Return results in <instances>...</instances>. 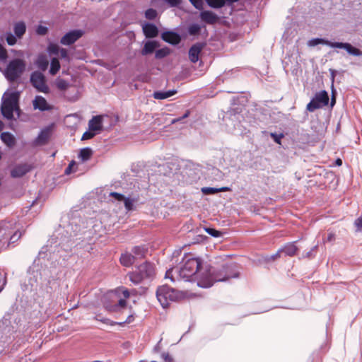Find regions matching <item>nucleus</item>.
<instances>
[{"label":"nucleus","instance_id":"nucleus-1","mask_svg":"<svg viewBox=\"0 0 362 362\" xmlns=\"http://www.w3.org/2000/svg\"><path fill=\"white\" fill-rule=\"evenodd\" d=\"M80 220L73 218L69 224L65 228H60L49 239L47 244L42 247L38 254L39 261L42 260L41 264H45V261L51 263L57 262L59 264L61 258L63 260L68 256V253L71 250L77 240L85 239V237H78V235H84L86 230H81L78 223Z\"/></svg>","mask_w":362,"mask_h":362},{"label":"nucleus","instance_id":"nucleus-2","mask_svg":"<svg viewBox=\"0 0 362 362\" xmlns=\"http://www.w3.org/2000/svg\"><path fill=\"white\" fill-rule=\"evenodd\" d=\"M28 283H25L23 287L24 291L33 293L31 295L35 299L49 298L52 293L57 290L59 286L57 281V274L56 269L53 271L49 269H44L40 274L42 281L38 283V272L33 271L30 273Z\"/></svg>","mask_w":362,"mask_h":362},{"label":"nucleus","instance_id":"nucleus-3","mask_svg":"<svg viewBox=\"0 0 362 362\" xmlns=\"http://www.w3.org/2000/svg\"><path fill=\"white\" fill-rule=\"evenodd\" d=\"M233 264H223L221 269L215 270L213 268H206V277H202L199 281L198 286L202 288H210L214 282H222L230 278L238 277V272L235 271Z\"/></svg>","mask_w":362,"mask_h":362},{"label":"nucleus","instance_id":"nucleus-4","mask_svg":"<svg viewBox=\"0 0 362 362\" xmlns=\"http://www.w3.org/2000/svg\"><path fill=\"white\" fill-rule=\"evenodd\" d=\"M202 261L199 258H188L184 260V264L175 271L179 276L186 281H197L206 277V270L202 272Z\"/></svg>","mask_w":362,"mask_h":362},{"label":"nucleus","instance_id":"nucleus-5","mask_svg":"<svg viewBox=\"0 0 362 362\" xmlns=\"http://www.w3.org/2000/svg\"><path fill=\"white\" fill-rule=\"evenodd\" d=\"M19 92L12 91L11 93L6 92L2 97V103L1 105V111L3 116L11 119L13 117L14 110L18 108Z\"/></svg>","mask_w":362,"mask_h":362},{"label":"nucleus","instance_id":"nucleus-6","mask_svg":"<svg viewBox=\"0 0 362 362\" xmlns=\"http://www.w3.org/2000/svg\"><path fill=\"white\" fill-rule=\"evenodd\" d=\"M156 297L161 306L165 308L168 306L170 302L178 300L183 297V295L181 292L163 285L158 288Z\"/></svg>","mask_w":362,"mask_h":362},{"label":"nucleus","instance_id":"nucleus-7","mask_svg":"<svg viewBox=\"0 0 362 362\" xmlns=\"http://www.w3.org/2000/svg\"><path fill=\"white\" fill-rule=\"evenodd\" d=\"M320 44L326 45L332 48L344 49L352 56L361 57L362 55V52L359 49L354 47L348 42H332L322 38H313L308 42V45L310 47H315Z\"/></svg>","mask_w":362,"mask_h":362},{"label":"nucleus","instance_id":"nucleus-8","mask_svg":"<svg viewBox=\"0 0 362 362\" xmlns=\"http://www.w3.org/2000/svg\"><path fill=\"white\" fill-rule=\"evenodd\" d=\"M154 272L153 266L150 262H146L138 266L134 272L129 274V280L135 285L141 282L142 280L150 278Z\"/></svg>","mask_w":362,"mask_h":362},{"label":"nucleus","instance_id":"nucleus-9","mask_svg":"<svg viewBox=\"0 0 362 362\" xmlns=\"http://www.w3.org/2000/svg\"><path fill=\"white\" fill-rule=\"evenodd\" d=\"M110 195L117 202H123L127 211L136 210L137 206L141 204L139 196L136 194H131L128 196H124L118 192H111Z\"/></svg>","mask_w":362,"mask_h":362},{"label":"nucleus","instance_id":"nucleus-10","mask_svg":"<svg viewBox=\"0 0 362 362\" xmlns=\"http://www.w3.org/2000/svg\"><path fill=\"white\" fill-rule=\"evenodd\" d=\"M25 64L23 60L15 59L11 60L5 70V76L8 81L16 80L25 69Z\"/></svg>","mask_w":362,"mask_h":362},{"label":"nucleus","instance_id":"nucleus-11","mask_svg":"<svg viewBox=\"0 0 362 362\" xmlns=\"http://www.w3.org/2000/svg\"><path fill=\"white\" fill-rule=\"evenodd\" d=\"M329 103V95L326 90H321L315 93L310 103L307 105L306 109L309 112H314L315 110L325 106Z\"/></svg>","mask_w":362,"mask_h":362},{"label":"nucleus","instance_id":"nucleus-12","mask_svg":"<svg viewBox=\"0 0 362 362\" xmlns=\"http://www.w3.org/2000/svg\"><path fill=\"white\" fill-rule=\"evenodd\" d=\"M32 85L39 91L47 93L49 88L46 84L44 75L40 71H34L30 76Z\"/></svg>","mask_w":362,"mask_h":362},{"label":"nucleus","instance_id":"nucleus-13","mask_svg":"<svg viewBox=\"0 0 362 362\" xmlns=\"http://www.w3.org/2000/svg\"><path fill=\"white\" fill-rule=\"evenodd\" d=\"M83 34L81 30H73L66 33L61 39L60 42L64 45H70L78 40Z\"/></svg>","mask_w":362,"mask_h":362},{"label":"nucleus","instance_id":"nucleus-14","mask_svg":"<svg viewBox=\"0 0 362 362\" xmlns=\"http://www.w3.org/2000/svg\"><path fill=\"white\" fill-rule=\"evenodd\" d=\"M32 166L28 163H20L15 165L11 170V176L13 178L21 177L30 171Z\"/></svg>","mask_w":362,"mask_h":362},{"label":"nucleus","instance_id":"nucleus-15","mask_svg":"<svg viewBox=\"0 0 362 362\" xmlns=\"http://www.w3.org/2000/svg\"><path fill=\"white\" fill-rule=\"evenodd\" d=\"M161 38L163 41L176 45L180 43L181 37L180 35L174 31H165L161 34Z\"/></svg>","mask_w":362,"mask_h":362},{"label":"nucleus","instance_id":"nucleus-16","mask_svg":"<svg viewBox=\"0 0 362 362\" xmlns=\"http://www.w3.org/2000/svg\"><path fill=\"white\" fill-rule=\"evenodd\" d=\"M199 17L202 21L209 25H214L219 20L218 16L211 11H202Z\"/></svg>","mask_w":362,"mask_h":362},{"label":"nucleus","instance_id":"nucleus-17","mask_svg":"<svg viewBox=\"0 0 362 362\" xmlns=\"http://www.w3.org/2000/svg\"><path fill=\"white\" fill-rule=\"evenodd\" d=\"M33 107L35 110L40 111L49 110L52 109L51 106L47 103L46 99L41 96L37 95L33 101Z\"/></svg>","mask_w":362,"mask_h":362},{"label":"nucleus","instance_id":"nucleus-18","mask_svg":"<svg viewBox=\"0 0 362 362\" xmlns=\"http://www.w3.org/2000/svg\"><path fill=\"white\" fill-rule=\"evenodd\" d=\"M142 30L144 35L147 38H153L158 36V29L153 23H146L142 25Z\"/></svg>","mask_w":362,"mask_h":362},{"label":"nucleus","instance_id":"nucleus-19","mask_svg":"<svg viewBox=\"0 0 362 362\" xmlns=\"http://www.w3.org/2000/svg\"><path fill=\"white\" fill-rule=\"evenodd\" d=\"M204 45L203 43H196L193 45L189 50V58L193 63L199 60V56Z\"/></svg>","mask_w":362,"mask_h":362},{"label":"nucleus","instance_id":"nucleus-20","mask_svg":"<svg viewBox=\"0 0 362 362\" xmlns=\"http://www.w3.org/2000/svg\"><path fill=\"white\" fill-rule=\"evenodd\" d=\"M88 128L90 131L100 132L103 129V116L96 115L88 122Z\"/></svg>","mask_w":362,"mask_h":362},{"label":"nucleus","instance_id":"nucleus-21","mask_svg":"<svg viewBox=\"0 0 362 362\" xmlns=\"http://www.w3.org/2000/svg\"><path fill=\"white\" fill-rule=\"evenodd\" d=\"M159 46L160 44L156 40H148L144 44L141 53L144 56L152 54Z\"/></svg>","mask_w":362,"mask_h":362},{"label":"nucleus","instance_id":"nucleus-22","mask_svg":"<svg viewBox=\"0 0 362 362\" xmlns=\"http://www.w3.org/2000/svg\"><path fill=\"white\" fill-rule=\"evenodd\" d=\"M26 31V25L23 21H18L13 25L14 35L19 39L22 38Z\"/></svg>","mask_w":362,"mask_h":362},{"label":"nucleus","instance_id":"nucleus-23","mask_svg":"<svg viewBox=\"0 0 362 362\" xmlns=\"http://www.w3.org/2000/svg\"><path fill=\"white\" fill-rule=\"evenodd\" d=\"M1 139L9 148L13 147L16 144L13 135L7 132L1 133Z\"/></svg>","mask_w":362,"mask_h":362},{"label":"nucleus","instance_id":"nucleus-24","mask_svg":"<svg viewBox=\"0 0 362 362\" xmlns=\"http://www.w3.org/2000/svg\"><path fill=\"white\" fill-rule=\"evenodd\" d=\"M176 93V90H169L166 91H155L153 94V96L156 100H164L174 95Z\"/></svg>","mask_w":362,"mask_h":362},{"label":"nucleus","instance_id":"nucleus-25","mask_svg":"<svg viewBox=\"0 0 362 362\" xmlns=\"http://www.w3.org/2000/svg\"><path fill=\"white\" fill-rule=\"evenodd\" d=\"M120 262L124 267H130L135 262V257L132 254L124 253L120 257Z\"/></svg>","mask_w":362,"mask_h":362},{"label":"nucleus","instance_id":"nucleus-26","mask_svg":"<svg viewBox=\"0 0 362 362\" xmlns=\"http://www.w3.org/2000/svg\"><path fill=\"white\" fill-rule=\"evenodd\" d=\"M8 228V226L6 223L0 226V243H2L3 245L7 244L8 237L11 235V231H7Z\"/></svg>","mask_w":362,"mask_h":362},{"label":"nucleus","instance_id":"nucleus-27","mask_svg":"<svg viewBox=\"0 0 362 362\" xmlns=\"http://www.w3.org/2000/svg\"><path fill=\"white\" fill-rule=\"evenodd\" d=\"M49 136V132L48 129H44L40 132L38 134L37 137L35 140V144L36 145H42L45 144Z\"/></svg>","mask_w":362,"mask_h":362},{"label":"nucleus","instance_id":"nucleus-28","mask_svg":"<svg viewBox=\"0 0 362 362\" xmlns=\"http://www.w3.org/2000/svg\"><path fill=\"white\" fill-rule=\"evenodd\" d=\"M228 190L229 188L227 187H223L221 188L204 187L201 189V191L204 194H214L218 192H226Z\"/></svg>","mask_w":362,"mask_h":362},{"label":"nucleus","instance_id":"nucleus-29","mask_svg":"<svg viewBox=\"0 0 362 362\" xmlns=\"http://www.w3.org/2000/svg\"><path fill=\"white\" fill-rule=\"evenodd\" d=\"M280 250H281V252L285 253L286 255L293 256L297 251V247L294 243H288Z\"/></svg>","mask_w":362,"mask_h":362},{"label":"nucleus","instance_id":"nucleus-30","mask_svg":"<svg viewBox=\"0 0 362 362\" xmlns=\"http://www.w3.org/2000/svg\"><path fill=\"white\" fill-rule=\"evenodd\" d=\"M126 306V300L124 299H120L118 303L114 305H106L105 308L110 312H117L124 308Z\"/></svg>","mask_w":362,"mask_h":362},{"label":"nucleus","instance_id":"nucleus-31","mask_svg":"<svg viewBox=\"0 0 362 362\" xmlns=\"http://www.w3.org/2000/svg\"><path fill=\"white\" fill-rule=\"evenodd\" d=\"M36 64L40 69L45 71L48 67L49 62L45 56L40 55L36 61Z\"/></svg>","mask_w":362,"mask_h":362},{"label":"nucleus","instance_id":"nucleus-32","mask_svg":"<svg viewBox=\"0 0 362 362\" xmlns=\"http://www.w3.org/2000/svg\"><path fill=\"white\" fill-rule=\"evenodd\" d=\"M93 154V151L90 148L86 147L81 149L79 153V158L83 161L89 160Z\"/></svg>","mask_w":362,"mask_h":362},{"label":"nucleus","instance_id":"nucleus-33","mask_svg":"<svg viewBox=\"0 0 362 362\" xmlns=\"http://www.w3.org/2000/svg\"><path fill=\"white\" fill-rule=\"evenodd\" d=\"M202 30V25L198 23H192L187 28V33L189 35H199Z\"/></svg>","mask_w":362,"mask_h":362},{"label":"nucleus","instance_id":"nucleus-34","mask_svg":"<svg viewBox=\"0 0 362 362\" xmlns=\"http://www.w3.org/2000/svg\"><path fill=\"white\" fill-rule=\"evenodd\" d=\"M146 250L144 247L136 246L132 249L133 256L135 257V260L139 258H142L145 256Z\"/></svg>","mask_w":362,"mask_h":362},{"label":"nucleus","instance_id":"nucleus-35","mask_svg":"<svg viewBox=\"0 0 362 362\" xmlns=\"http://www.w3.org/2000/svg\"><path fill=\"white\" fill-rule=\"evenodd\" d=\"M60 69V64L57 58H52L50 63L49 73L52 75H55Z\"/></svg>","mask_w":362,"mask_h":362},{"label":"nucleus","instance_id":"nucleus-36","mask_svg":"<svg viewBox=\"0 0 362 362\" xmlns=\"http://www.w3.org/2000/svg\"><path fill=\"white\" fill-rule=\"evenodd\" d=\"M207 4L214 8H220L225 6L223 0H206Z\"/></svg>","mask_w":362,"mask_h":362},{"label":"nucleus","instance_id":"nucleus-37","mask_svg":"<svg viewBox=\"0 0 362 362\" xmlns=\"http://www.w3.org/2000/svg\"><path fill=\"white\" fill-rule=\"evenodd\" d=\"M9 342V339L7 337H4L2 332L0 331V354L5 350Z\"/></svg>","mask_w":362,"mask_h":362},{"label":"nucleus","instance_id":"nucleus-38","mask_svg":"<svg viewBox=\"0 0 362 362\" xmlns=\"http://www.w3.org/2000/svg\"><path fill=\"white\" fill-rule=\"evenodd\" d=\"M56 86L60 90H65L69 87L70 84L67 81L59 78L56 81Z\"/></svg>","mask_w":362,"mask_h":362},{"label":"nucleus","instance_id":"nucleus-39","mask_svg":"<svg viewBox=\"0 0 362 362\" xmlns=\"http://www.w3.org/2000/svg\"><path fill=\"white\" fill-rule=\"evenodd\" d=\"M170 53V50L168 47H164L159 49L155 52V57L156 59H163L168 55Z\"/></svg>","mask_w":362,"mask_h":362},{"label":"nucleus","instance_id":"nucleus-40","mask_svg":"<svg viewBox=\"0 0 362 362\" xmlns=\"http://www.w3.org/2000/svg\"><path fill=\"white\" fill-rule=\"evenodd\" d=\"M281 253V250H279L276 253L272 255H266L263 257V259L265 262H269L271 261H274L277 258L280 257V254Z\"/></svg>","mask_w":362,"mask_h":362},{"label":"nucleus","instance_id":"nucleus-41","mask_svg":"<svg viewBox=\"0 0 362 362\" xmlns=\"http://www.w3.org/2000/svg\"><path fill=\"white\" fill-rule=\"evenodd\" d=\"M157 11L153 8H148L145 11V17L148 20H154L157 17Z\"/></svg>","mask_w":362,"mask_h":362},{"label":"nucleus","instance_id":"nucleus-42","mask_svg":"<svg viewBox=\"0 0 362 362\" xmlns=\"http://www.w3.org/2000/svg\"><path fill=\"white\" fill-rule=\"evenodd\" d=\"M17 37L11 33H6V40L8 45H14L17 42Z\"/></svg>","mask_w":362,"mask_h":362},{"label":"nucleus","instance_id":"nucleus-43","mask_svg":"<svg viewBox=\"0 0 362 362\" xmlns=\"http://www.w3.org/2000/svg\"><path fill=\"white\" fill-rule=\"evenodd\" d=\"M21 236V233L18 231L15 232L12 235L8 237L7 245L15 243Z\"/></svg>","mask_w":362,"mask_h":362},{"label":"nucleus","instance_id":"nucleus-44","mask_svg":"<svg viewBox=\"0 0 362 362\" xmlns=\"http://www.w3.org/2000/svg\"><path fill=\"white\" fill-rule=\"evenodd\" d=\"M59 49H60L59 47L56 44H50V45H49L48 48H47L48 52L50 54H54V55L59 54Z\"/></svg>","mask_w":362,"mask_h":362},{"label":"nucleus","instance_id":"nucleus-45","mask_svg":"<svg viewBox=\"0 0 362 362\" xmlns=\"http://www.w3.org/2000/svg\"><path fill=\"white\" fill-rule=\"evenodd\" d=\"M205 230L208 234L215 238L220 237L221 235V233L220 231L212 228H205Z\"/></svg>","mask_w":362,"mask_h":362},{"label":"nucleus","instance_id":"nucleus-46","mask_svg":"<svg viewBox=\"0 0 362 362\" xmlns=\"http://www.w3.org/2000/svg\"><path fill=\"white\" fill-rule=\"evenodd\" d=\"M95 319L98 321H100L105 324L110 325H114L116 324L115 322H112L110 320H109L107 318L102 317L100 315H97L95 317Z\"/></svg>","mask_w":362,"mask_h":362},{"label":"nucleus","instance_id":"nucleus-47","mask_svg":"<svg viewBox=\"0 0 362 362\" xmlns=\"http://www.w3.org/2000/svg\"><path fill=\"white\" fill-rule=\"evenodd\" d=\"M191 4L197 9L202 10L203 8L204 2L202 0H189Z\"/></svg>","mask_w":362,"mask_h":362},{"label":"nucleus","instance_id":"nucleus-48","mask_svg":"<svg viewBox=\"0 0 362 362\" xmlns=\"http://www.w3.org/2000/svg\"><path fill=\"white\" fill-rule=\"evenodd\" d=\"M94 131H87L86 132L83 133V136H82V138L81 139L82 140H86V139H92L93 137L95 136V133L93 132Z\"/></svg>","mask_w":362,"mask_h":362},{"label":"nucleus","instance_id":"nucleus-49","mask_svg":"<svg viewBox=\"0 0 362 362\" xmlns=\"http://www.w3.org/2000/svg\"><path fill=\"white\" fill-rule=\"evenodd\" d=\"M189 115V112L187 110L182 117L175 118L171 121V124H175L178 122H181L182 119L188 117Z\"/></svg>","mask_w":362,"mask_h":362},{"label":"nucleus","instance_id":"nucleus-50","mask_svg":"<svg viewBox=\"0 0 362 362\" xmlns=\"http://www.w3.org/2000/svg\"><path fill=\"white\" fill-rule=\"evenodd\" d=\"M47 28L45 26H42V25H39L36 30V33L40 35H45L47 33Z\"/></svg>","mask_w":362,"mask_h":362},{"label":"nucleus","instance_id":"nucleus-51","mask_svg":"<svg viewBox=\"0 0 362 362\" xmlns=\"http://www.w3.org/2000/svg\"><path fill=\"white\" fill-rule=\"evenodd\" d=\"M59 54L60 55V57L62 59H66V60H69V56H68V52L66 49L64 48H60L59 51Z\"/></svg>","mask_w":362,"mask_h":362},{"label":"nucleus","instance_id":"nucleus-52","mask_svg":"<svg viewBox=\"0 0 362 362\" xmlns=\"http://www.w3.org/2000/svg\"><path fill=\"white\" fill-rule=\"evenodd\" d=\"M171 7H177L181 4V0H164Z\"/></svg>","mask_w":362,"mask_h":362},{"label":"nucleus","instance_id":"nucleus-53","mask_svg":"<svg viewBox=\"0 0 362 362\" xmlns=\"http://www.w3.org/2000/svg\"><path fill=\"white\" fill-rule=\"evenodd\" d=\"M161 357L165 362H174L173 357L168 353H163Z\"/></svg>","mask_w":362,"mask_h":362},{"label":"nucleus","instance_id":"nucleus-54","mask_svg":"<svg viewBox=\"0 0 362 362\" xmlns=\"http://www.w3.org/2000/svg\"><path fill=\"white\" fill-rule=\"evenodd\" d=\"M356 230L358 231L362 230V216L358 218L354 223Z\"/></svg>","mask_w":362,"mask_h":362},{"label":"nucleus","instance_id":"nucleus-55","mask_svg":"<svg viewBox=\"0 0 362 362\" xmlns=\"http://www.w3.org/2000/svg\"><path fill=\"white\" fill-rule=\"evenodd\" d=\"M7 57L6 50L4 47L0 44V60H4Z\"/></svg>","mask_w":362,"mask_h":362},{"label":"nucleus","instance_id":"nucleus-56","mask_svg":"<svg viewBox=\"0 0 362 362\" xmlns=\"http://www.w3.org/2000/svg\"><path fill=\"white\" fill-rule=\"evenodd\" d=\"M271 136L273 138L274 141L277 143V144H280V141H281V139L283 137V135L282 134H274V133H272L271 134Z\"/></svg>","mask_w":362,"mask_h":362},{"label":"nucleus","instance_id":"nucleus-57","mask_svg":"<svg viewBox=\"0 0 362 362\" xmlns=\"http://www.w3.org/2000/svg\"><path fill=\"white\" fill-rule=\"evenodd\" d=\"M173 271H174L173 269H170L167 270L166 273H165V278L170 279L172 281H174L173 274Z\"/></svg>","mask_w":362,"mask_h":362},{"label":"nucleus","instance_id":"nucleus-58","mask_svg":"<svg viewBox=\"0 0 362 362\" xmlns=\"http://www.w3.org/2000/svg\"><path fill=\"white\" fill-rule=\"evenodd\" d=\"M75 165V162L72 161L65 170L66 174H69L71 172L72 167Z\"/></svg>","mask_w":362,"mask_h":362},{"label":"nucleus","instance_id":"nucleus-59","mask_svg":"<svg viewBox=\"0 0 362 362\" xmlns=\"http://www.w3.org/2000/svg\"><path fill=\"white\" fill-rule=\"evenodd\" d=\"M334 240V234L333 233H329L325 241L332 242Z\"/></svg>","mask_w":362,"mask_h":362},{"label":"nucleus","instance_id":"nucleus-60","mask_svg":"<svg viewBox=\"0 0 362 362\" xmlns=\"http://www.w3.org/2000/svg\"><path fill=\"white\" fill-rule=\"evenodd\" d=\"M122 293L125 298H127L129 297V291L127 289L123 290Z\"/></svg>","mask_w":362,"mask_h":362},{"label":"nucleus","instance_id":"nucleus-61","mask_svg":"<svg viewBox=\"0 0 362 362\" xmlns=\"http://www.w3.org/2000/svg\"><path fill=\"white\" fill-rule=\"evenodd\" d=\"M225 1V5H231L233 3L237 2L239 0H223Z\"/></svg>","mask_w":362,"mask_h":362},{"label":"nucleus","instance_id":"nucleus-62","mask_svg":"<svg viewBox=\"0 0 362 362\" xmlns=\"http://www.w3.org/2000/svg\"><path fill=\"white\" fill-rule=\"evenodd\" d=\"M316 247H317L316 246L313 247V249H312L310 252H308L306 253L305 257H310L312 255V252H313L314 250H315V248H316Z\"/></svg>","mask_w":362,"mask_h":362},{"label":"nucleus","instance_id":"nucleus-63","mask_svg":"<svg viewBox=\"0 0 362 362\" xmlns=\"http://www.w3.org/2000/svg\"><path fill=\"white\" fill-rule=\"evenodd\" d=\"M335 164L338 166H341L342 164V160L340 158H337L335 161Z\"/></svg>","mask_w":362,"mask_h":362},{"label":"nucleus","instance_id":"nucleus-64","mask_svg":"<svg viewBox=\"0 0 362 362\" xmlns=\"http://www.w3.org/2000/svg\"><path fill=\"white\" fill-rule=\"evenodd\" d=\"M132 317H133L132 315H129L126 321H124V322H121L120 324H122L124 322L130 323L132 322Z\"/></svg>","mask_w":362,"mask_h":362}]
</instances>
